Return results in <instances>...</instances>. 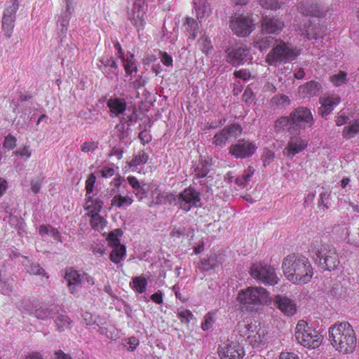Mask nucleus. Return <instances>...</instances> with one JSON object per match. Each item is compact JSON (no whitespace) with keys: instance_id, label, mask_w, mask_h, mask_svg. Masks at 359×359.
<instances>
[{"instance_id":"ddd939ff","label":"nucleus","mask_w":359,"mask_h":359,"mask_svg":"<svg viewBox=\"0 0 359 359\" xmlns=\"http://www.w3.org/2000/svg\"><path fill=\"white\" fill-rule=\"evenodd\" d=\"M308 145V140L299 135H292L286 147L283 149V154L292 158L296 154L304 151Z\"/></svg>"},{"instance_id":"393cba45","label":"nucleus","mask_w":359,"mask_h":359,"mask_svg":"<svg viewBox=\"0 0 359 359\" xmlns=\"http://www.w3.org/2000/svg\"><path fill=\"white\" fill-rule=\"evenodd\" d=\"M299 11L304 15L322 17L324 11L318 4L310 3H301L299 6Z\"/></svg>"},{"instance_id":"4c0bfd02","label":"nucleus","mask_w":359,"mask_h":359,"mask_svg":"<svg viewBox=\"0 0 359 359\" xmlns=\"http://www.w3.org/2000/svg\"><path fill=\"white\" fill-rule=\"evenodd\" d=\"M133 199L128 196H122L120 194L115 195L111 200V205L121 208L123 205H130L133 203Z\"/></svg>"},{"instance_id":"37998d69","label":"nucleus","mask_w":359,"mask_h":359,"mask_svg":"<svg viewBox=\"0 0 359 359\" xmlns=\"http://www.w3.org/2000/svg\"><path fill=\"white\" fill-rule=\"evenodd\" d=\"M198 43L199 46L201 47V50L205 53V54H208V52L211 50L212 46H211V41L210 39L206 36H202L199 40L198 41Z\"/></svg>"},{"instance_id":"6e6d98bb","label":"nucleus","mask_w":359,"mask_h":359,"mask_svg":"<svg viewBox=\"0 0 359 359\" xmlns=\"http://www.w3.org/2000/svg\"><path fill=\"white\" fill-rule=\"evenodd\" d=\"M243 100L246 103H251L253 100L254 93L250 88H246L243 94Z\"/></svg>"},{"instance_id":"58836bf2","label":"nucleus","mask_w":359,"mask_h":359,"mask_svg":"<svg viewBox=\"0 0 359 359\" xmlns=\"http://www.w3.org/2000/svg\"><path fill=\"white\" fill-rule=\"evenodd\" d=\"M133 288L139 293H142L146 290L147 280L142 276L135 277L133 279Z\"/></svg>"},{"instance_id":"6e6552de","label":"nucleus","mask_w":359,"mask_h":359,"mask_svg":"<svg viewBox=\"0 0 359 359\" xmlns=\"http://www.w3.org/2000/svg\"><path fill=\"white\" fill-rule=\"evenodd\" d=\"M297 55L285 43L280 41L266 55V61L270 65L294 60Z\"/></svg>"},{"instance_id":"b1692460","label":"nucleus","mask_w":359,"mask_h":359,"mask_svg":"<svg viewBox=\"0 0 359 359\" xmlns=\"http://www.w3.org/2000/svg\"><path fill=\"white\" fill-rule=\"evenodd\" d=\"M198 20L201 22L212 13L210 4L207 0H194Z\"/></svg>"},{"instance_id":"0eeeda50","label":"nucleus","mask_w":359,"mask_h":359,"mask_svg":"<svg viewBox=\"0 0 359 359\" xmlns=\"http://www.w3.org/2000/svg\"><path fill=\"white\" fill-rule=\"evenodd\" d=\"M250 273L253 278L267 285H275L279 280L275 269L267 264H254Z\"/></svg>"},{"instance_id":"864d4df0","label":"nucleus","mask_w":359,"mask_h":359,"mask_svg":"<svg viewBox=\"0 0 359 359\" xmlns=\"http://www.w3.org/2000/svg\"><path fill=\"white\" fill-rule=\"evenodd\" d=\"M180 319L183 323H188L191 318L193 317V314L189 310H184L178 313Z\"/></svg>"},{"instance_id":"6ab92c4d","label":"nucleus","mask_w":359,"mask_h":359,"mask_svg":"<svg viewBox=\"0 0 359 359\" xmlns=\"http://www.w3.org/2000/svg\"><path fill=\"white\" fill-rule=\"evenodd\" d=\"M273 303L285 315L291 316L296 312L295 304L285 296L276 295L273 299Z\"/></svg>"},{"instance_id":"8fccbe9b","label":"nucleus","mask_w":359,"mask_h":359,"mask_svg":"<svg viewBox=\"0 0 359 359\" xmlns=\"http://www.w3.org/2000/svg\"><path fill=\"white\" fill-rule=\"evenodd\" d=\"M27 271L32 275L45 276L44 269L42 267H41L38 264H31L29 268L27 269Z\"/></svg>"},{"instance_id":"5fc2aeb1","label":"nucleus","mask_w":359,"mask_h":359,"mask_svg":"<svg viewBox=\"0 0 359 359\" xmlns=\"http://www.w3.org/2000/svg\"><path fill=\"white\" fill-rule=\"evenodd\" d=\"M209 172V169L206 165H203L201 168L197 167L195 169V175L197 178H203Z\"/></svg>"},{"instance_id":"2f4dec72","label":"nucleus","mask_w":359,"mask_h":359,"mask_svg":"<svg viewBox=\"0 0 359 359\" xmlns=\"http://www.w3.org/2000/svg\"><path fill=\"white\" fill-rule=\"evenodd\" d=\"M54 318L55 325L59 331H64L69 328L70 325V320L67 315L65 313H60L58 311V313L56 314Z\"/></svg>"},{"instance_id":"412c9836","label":"nucleus","mask_w":359,"mask_h":359,"mask_svg":"<svg viewBox=\"0 0 359 359\" xmlns=\"http://www.w3.org/2000/svg\"><path fill=\"white\" fill-rule=\"evenodd\" d=\"M321 92V84L315 81H311L299 87V93L303 97L318 96Z\"/></svg>"},{"instance_id":"f257e3e1","label":"nucleus","mask_w":359,"mask_h":359,"mask_svg":"<svg viewBox=\"0 0 359 359\" xmlns=\"http://www.w3.org/2000/svg\"><path fill=\"white\" fill-rule=\"evenodd\" d=\"M282 269L285 278L297 285L309 283L313 275L312 265L307 257L298 254H290L283 260Z\"/></svg>"},{"instance_id":"7c9ffc66","label":"nucleus","mask_w":359,"mask_h":359,"mask_svg":"<svg viewBox=\"0 0 359 359\" xmlns=\"http://www.w3.org/2000/svg\"><path fill=\"white\" fill-rule=\"evenodd\" d=\"M184 27L187 32H189V37L191 39H194L196 37L197 30L198 25L197 22L192 18H186V22L184 24Z\"/></svg>"},{"instance_id":"a878e982","label":"nucleus","mask_w":359,"mask_h":359,"mask_svg":"<svg viewBox=\"0 0 359 359\" xmlns=\"http://www.w3.org/2000/svg\"><path fill=\"white\" fill-rule=\"evenodd\" d=\"M60 311L58 306H51L50 307H40L35 310L34 316L40 320H46L48 318H54L56 314Z\"/></svg>"},{"instance_id":"f8f14e48","label":"nucleus","mask_w":359,"mask_h":359,"mask_svg":"<svg viewBox=\"0 0 359 359\" xmlns=\"http://www.w3.org/2000/svg\"><path fill=\"white\" fill-rule=\"evenodd\" d=\"M200 201L199 193L191 187L185 189L178 196L180 207L186 212L189 211L192 207H197Z\"/></svg>"},{"instance_id":"a18cd8bd","label":"nucleus","mask_w":359,"mask_h":359,"mask_svg":"<svg viewBox=\"0 0 359 359\" xmlns=\"http://www.w3.org/2000/svg\"><path fill=\"white\" fill-rule=\"evenodd\" d=\"M133 57L134 55H130V58L128 57L127 60L124 59V61H123L125 71L126 74L128 75L132 74L133 69H135V71L137 70V67L135 66V64L133 62Z\"/></svg>"},{"instance_id":"c85d7f7f","label":"nucleus","mask_w":359,"mask_h":359,"mask_svg":"<svg viewBox=\"0 0 359 359\" xmlns=\"http://www.w3.org/2000/svg\"><path fill=\"white\" fill-rule=\"evenodd\" d=\"M39 232L42 236L48 235L53 237L55 240L62 242L60 232L57 229L50 225H41L39 228Z\"/></svg>"},{"instance_id":"680f3d73","label":"nucleus","mask_w":359,"mask_h":359,"mask_svg":"<svg viewBox=\"0 0 359 359\" xmlns=\"http://www.w3.org/2000/svg\"><path fill=\"white\" fill-rule=\"evenodd\" d=\"M161 62L165 66H170L172 64V58L170 55L164 52L162 53Z\"/></svg>"},{"instance_id":"bb28decb","label":"nucleus","mask_w":359,"mask_h":359,"mask_svg":"<svg viewBox=\"0 0 359 359\" xmlns=\"http://www.w3.org/2000/svg\"><path fill=\"white\" fill-rule=\"evenodd\" d=\"M71 14L70 6L67 4L66 11L60 16L57 21V27L62 34H65L67 31Z\"/></svg>"},{"instance_id":"de8ad7c7","label":"nucleus","mask_w":359,"mask_h":359,"mask_svg":"<svg viewBox=\"0 0 359 359\" xmlns=\"http://www.w3.org/2000/svg\"><path fill=\"white\" fill-rule=\"evenodd\" d=\"M97 147V142L86 141L81 146V150L84 153H87L95 150Z\"/></svg>"},{"instance_id":"49530a36","label":"nucleus","mask_w":359,"mask_h":359,"mask_svg":"<svg viewBox=\"0 0 359 359\" xmlns=\"http://www.w3.org/2000/svg\"><path fill=\"white\" fill-rule=\"evenodd\" d=\"M260 6L266 9H276L280 7L277 0H258Z\"/></svg>"},{"instance_id":"052dcab7","label":"nucleus","mask_w":359,"mask_h":359,"mask_svg":"<svg viewBox=\"0 0 359 359\" xmlns=\"http://www.w3.org/2000/svg\"><path fill=\"white\" fill-rule=\"evenodd\" d=\"M101 175L103 177H111L114 174V170L111 167H104L101 170Z\"/></svg>"},{"instance_id":"c9c22d12","label":"nucleus","mask_w":359,"mask_h":359,"mask_svg":"<svg viewBox=\"0 0 359 359\" xmlns=\"http://www.w3.org/2000/svg\"><path fill=\"white\" fill-rule=\"evenodd\" d=\"M271 104L276 107H285L290 104V100L285 95H278L272 97Z\"/></svg>"},{"instance_id":"e433bc0d","label":"nucleus","mask_w":359,"mask_h":359,"mask_svg":"<svg viewBox=\"0 0 359 359\" xmlns=\"http://www.w3.org/2000/svg\"><path fill=\"white\" fill-rule=\"evenodd\" d=\"M106 220L98 213L91 214L90 225L96 230H102L105 226Z\"/></svg>"},{"instance_id":"79ce46f5","label":"nucleus","mask_w":359,"mask_h":359,"mask_svg":"<svg viewBox=\"0 0 359 359\" xmlns=\"http://www.w3.org/2000/svg\"><path fill=\"white\" fill-rule=\"evenodd\" d=\"M122 235V231L121 229H116L114 231H111L109 235V243L111 247H117L118 245H121L118 236Z\"/></svg>"},{"instance_id":"5701e85b","label":"nucleus","mask_w":359,"mask_h":359,"mask_svg":"<svg viewBox=\"0 0 359 359\" xmlns=\"http://www.w3.org/2000/svg\"><path fill=\"white\" fill-rule=\"evenodd\" d=\"M144 8L140 5H134L131 12L129 13L128 19L136 27L137 32L144 26Z\"/></svg>"},{"instance_id":"f704fd0d","label":"nucleus","mask_w":359,"mask_h":359,"mask_svg":"<svg viewBox=\"0 0 359 359\" xmlns=\"http://www.w3.org/2000/svg\"><path fill=\"white\" fill-rule=\"evenodd\" d=\"M358 133H359V120H356L349 126L345 127L343 130V136L346 139L352 138Z\"/></svg>"},{"instance_id":"9b49d317","label":"nucleus","mask_w":359,"mask_h":359,"mask_svg":"<svg viewBox=\"0 0 359 359\" xmlns=\"http://www.w3.org/2000/svg\"><path fill=\"white\" fill-rule=\"evenodd\" d=\"M226 62L233 66L243 64L248 59L250 50L243 45L236 44L226 50Z\"/></svg>"},{"instance_id":"f3484780","label":"nucleus","mask_w":359,"mask_h":359,"mask_svg":"<svg viewBox=\"0 0 359 359\" xmlns=\"http://www.w3.org/2000/svg\"><path fill=\"white\" fill-rule=\"evenodd\" d=\"M262 31L266 34H278L284 27V23L274 17L265 16L261 22Z\"/></svg>"},{"instance_id":"dca6fc26","label":"nucleus","mask_w":359,"mask_h":359,"mask_svg":"<svg viewBox=\"0 0 359 359\" xmlns=\"http://www.w3.org/2000/svg\"><path fill=\"white\" fill-rule=\"evenodd\" d=\"M221 359H242L244 355L243 348L236 343H228L218 348Z\"/></svg>"},{"instance_id":"473e14b6","label":"nucleus","mask_w":359,"mask_h":359,"mask_svg":"<svg viewBox=\"0 0 359 359\" xmlns=\"http://www.w3.org/2000/svg\"><path fill=\"white\" fill-rule=\"evenodd\" d=\"M113 248L110 254V259L115 264L119 263L126 255V247L123 245L117 247H111Z\"/></svg>"},{"instance_id":"603ef678","label":"nucleus","mask_w":359,"mask_h":359,"mask_svg":"<svg viewBox=\"0 0 359 359\" xmlns=\"http://www.w3.org/2000/svg\"><path fill=\"white\" fill-rule=\"evenodd\" d=\"M213 317L210 313H208L205 316V321L202 323L201 328L203 330H208L213 325Z\"/></svg>"},{"instance_id":"338daca9","label":"nucleus","mask_w":359,"mask_h":359,"mask_svg":"<svg viewBox=\"0 0 359 359\" xmlns=\"http://www.w3.org/2000/svg\"><path fill=\"white\" fill-rule=\"evenodd\" d=\"M82 273V283L86 282L89 285H93L95 284L94 278L89 274L83 272Z\"/></svg>"},{"instance_id":"4468645a","label":"nucleus","mask_w":359,"mask_h":359,"mask_svg":"<svg viewBox=\"0 0 359 359\" xmlns=\"http://www.w3.org/2000/svg\"><path fill=\"white\" fill-rule=\"evenodd\" d=\"M256 149L252 142L242 140L229 147V153L237 158H245L251 156Z\"/></svg>"},{"instance_id":"c756f323","label":"nucleus","mask_w":359,"mask_h":359,"mask_svg":"<svg viewBox=\"0 0 359 359\" xmlns=\"http://www.w3.org/2000/svg\"><path fill=\"white\" fill-rule=\"evenodd\" d=\"M220 264V262L216 255H212L208 257L207 259H203L201 261V269L203 271H210L215 269L218 267Z\"/></svg>"},{"instance_id":"c03bdc74","label":"nucleus","mask_w":359,"mask_h":359,"mask_svg":"<svg viewBox=\"0 0 359 359\" xmlns=\"http://www.w3.org/2000/svg\"><path fill=\"white\" fill-rule=\"evenodd\" d=\"M148 158L149 156L142 151L133 158L131 161L130 165L133 166H137L140 164L146 163Z\"/></svg>"},{"instance_id":"a211bd4d","label":"nucleus","mask_w":359,"mask_h":359,"mask_svg":"<svg viewBox=\"0 0 359 359\" xmlns=\"http://www.w3.org/2000/svg\"><path fill=\"white\" fill-rule=\"evenodd\" d=\"M65 279L67 282V286L70 292L73 294L78 293V288L82 284V273L74 270L73 269H67L66 270Z\"/></svg>"},{"instance_id":"e2e57ef3","label":"nucleus","mask_w":359,"mask_h":359,"mask_svg":"<svg viewBox=\"0 0 359 359\" xmlns=\"http://www.w3.org/2000/svg\"><path fill=\"white\" fill-rule=\"evenodd\" d=\"M100 62H101L104 67H110L111 68H116L117 65L116 61L113 58L106 59V60H100Z\"/></svg>"},{"instance_id":"774afa93","label":"nucleus","mask_w":359,"mask_h":359,"mask_svg":"<svg viewBox=\"0 0 359 359\" xmlns=\"http://www.w3.org/2000/svg\"><path fill=\"white\" fill-rule=\"evenodd\" d=\"M279 359H299L294 353H281Z\"/></svg>"},{"instance_id":"39448f33","label":"nucleus","mask_w":359,"mask_h":359,"mask_svg":"<svg viewBox=\"0 0 359 359\" xmlns=\"http://www.w3.org/2000/svg\"><path fill=\"white\" fill-rule=\"evenodd\" d=\"M291 126L288 128L290 135H299L301 130L306 126L311 127L314 122L311 110L304 107H299L294 109L290 114Z\"/></svg>"},{"instance_id":"bf43d9fd","label":"nucleus","mask_w":359,"mask_h":359,"mask_svg":"<svg viewBox=\"0 0 359 359\" xmlns=\"http://www.w3.org/2000/svg\"><path fill=\"white\" fill-rule=\"evenodd\" d=\"M16 154L20 156L21 157H27L29 158L32 155V152L29 149V147L25 146L23 148L18 150L16 151Z\"/></svg>"},{"instance_id":"aec40b11","label":"nucleus","mask_w":359,"mask_h":359,"mask_svg":"<svg viewBox=\"0 0 359 359\" xmlns=\"http://www.w3.org/2000/svg\"><path fill=\"white\" fill-rule=\"evenodd\" d=\"M107 105L109 109L110 116L113 118L123 114L127 107L126 100L118 97H110L107 102Z\"/></svg>"},{"instance_id":"ea45409f","label":"nucleus","mask_w":359,"mask_h":359,"mask_svg":"<svg viewBox=\"0 0 359 359\" xmlns=\"http://www.w3.org/2000/svg\"><path fill=\"white\" fill-rule=\"evenodd\" d=\"M88 201L85 205V209H90V207L93 205V210H91V214L93 213H99L101 211L103 205V203L100 200H91V197L89 196L87 197Z\"/></svg>"},{"instance_id":"f03ea898","label":"nucleus","mask_w":359,"mask_h":359,"mask_svg":"<svg viewBox=\"0 0 359 359\" xmlns=\"http://www.w3.org/2000/svg\"><path fill=\"white\" fill-rule=\"evenodd\" d=\"M329 341L336 351L350 353L357 345V338L353 327L347 322L334 324L329 328Z\"/></svg>"},{"instance_id":"09e8293b","label":"nucleus","mask_w":359,"mask_h":359,"mask_svg":"<svg viewBox=\"0 0 359 359\" xmlns=\"http://www.w3.org/2000/svg\"><path fill=\"white\" fill-rule=\"evenodd\" d=\"M16 138L12 135L9 134L5 137L3 146L4 148L8 149H13L16 146Z\"/></svg>"},{"instance_id":"7ed1b4c3","label":"nucleus","mask_w":359,"mask_h":359,"mask_svg":"<svg viewBox=\"0 0 359 359\" xmlns=\"http://www.w3.org/2000/svg\"><path fill=\"white\" fill-rule=\"evenodd\" d=\"M243 308L248 309L254 306L269 305L271 299L269 292L262 287H248L241 290L236 297Z\"/></svg>"},{"instance_id":"423d86ee","label":"nucleus","mask_w":359,"mask_h":359,"mask_svg":"<svg viewBox=\"0 0 359 359\" xmlns=\"http://www.w3.org/2000/svg\"><path fill=\"white\" fill-rule=\"evenodd\" d=\"M313 253L316 256V259L322 268L332 271L339 266V261L338 255L332 249H330L326 245H320L313 249Z\"/></svg>"},{"instance_id":"cd10ccee","label":"nucleus","mask_w":359,"mask_h":359,"mask_svg":"<svg viewBox=\"0 0 359 359\" xmlns=\"http://www.w3.org/2000/svg\"><path fill=\"white\" fill-rule=\"evenodd\" d=\"M276 40L272 36H264L255 41V47L264 52L275 45Z\"/></svg>"},{"instance_id":"a19ab883","label":"nucleus","mask_w":359,"mask_h":359,"mask_svg":"<svg viewBox=\"0 0 359 359\" xmlns=\"http://www.w3.org/2000/svg\"><path fill=\"white\" fill-rule=\"evenodd\" d=\"M347 74L344 72H340L337 74H334L330 76V81L333 83L334 86H340L347 81Z\"/></svg>"},{"instance_id":"4d7b16f0","label":"nucleus","mask_w":359,"mask_h":359,"mask_svg":"<svg viewBox=\"0 0 359 359\" xmlns=\"http://www.w3.org/2000/svg\"><path fill=\"white\" fill-rule=\"evenodd\" d=\"M138 137L143 144H147L151 140V135L146 130L140 132Z\"/></svg>"},{"instance_id":"3c124183","label":"nucleus","mask_w":359,"mask_h":359,"mask_svg":"<svg viewBox=\"0 0 359 359\" xmlns=\"http://www.w3.org/2000/svg\"><path fill=\"white\" fill-rule=\"evenodd\" d=\"M95 182V176L93 174H91L86 182V196L88 197L90 193H92L94 184Z\"/></svg>"},{"instance_id":"13d9d810","label":"nucleus","mask_w":359,"mask_h":359,"mask_svg":"<svg viewBox=\"0 0 359 359\" xmlns=\"http://www.w3.org/2000/svg\"><path fill=\"white\" fill-rule=\"evenodd\" d=\"M234 76L236 78L241 79L244 81L248 80L250 78V74L245 69H241L234 72Z\"/></svg>"},{"instance_id":"69168bd1","label":"nucleus","mask_w":359,"mask_h":359,"mask_svg":"<svg viewBox=\"0 0 359 359\" xmlns=\"http://www.w3.org/2000/svg\"><path fill=\"white\" fill-rule=\"evenodd\" d=\"M128 183L133 188L134 191L141 187L140 182H138L137 178L135 177H128Z\"/></svg>"},{"instance_id":"20e7f679","label":"nucleus","mask_w":359,"mask_h":359,"mask_svg":"<svg viewBox=\"0 0 359 359\" xmlns=\"http://www.w3.org/2000/svg\"><path fill=\"white\" fill-rule=\"evenodd\" d=\"M295 338L298 343L308 348H318L322 342V336L304 320L297 324Z\"/></svg>"},{"instance_id":"72a5a7b5","label":"nucleus","mask_w":359,"mask_h":359,"mask_svg":"<svg viewBox=\"0 0 359 359\" xmlns=\"http://www.w3.org/2000/svg\"><path fill=\"white\" fill-rule=\"evenodd\" d=\"M291 126V118L290 116H282L277 119L273 125L274 131L276 133H280L285 129H287Z\"/></svg>"},{"instance_id":"1a4fd4ad","label":"nucleus","mask_w":359,"mask_h":359,"mask_svg":"<svg viewBox=\"0 0 359 359\" xmlns=\"http://www.w3.org/2000/svg\"><path fill=\"white\" fill-rule=\"evenodd\" d=\"M242 130L241 126L238 123L226 126L214 135L212 144L216 147L222 148L228 140L238 138L241 135Z\"/></svg>"},{"instance_id":"2eb2a0df","label":"nucleus","mask_w":359,"mask_h":359,"mask_svg":"<svg viewBox=\"0 0 359 359\" xmlns=\"http://www.w3.org/2000/svg\"><path fill=\"white\" fill-rule=\"evenodd\" d=\"M18 7L19 4L18 1L13 0L11 5L8 6L4 11L2 18V28L6 32V36L8 38L11 36L15 20V14Z\"/></svg>"},{"instance_id":"0e129e2a","label":"nucleus","mask_w":359,"mask_h":359,"mask_svg":"<svg viewBox=\"0 0 359 359\" xmlns=\"http://www.w3.org/2000/svg\"><path fill=\"white\" fill-rule=\"evenodd\" d=\"M255 169L249 166L244 172L243 175H242L243 178L246 180V182L248 184L250 182V178L252 177V175L254 174Z\"/></svg>"},{"instance_id":"4be33fe9","label":"nucleus","mask_w":359,"mask_h":359,"mask_svg":"<svg viewBox=\"0 0 359 359\" xmlns=\"http://www.w3.org/2000/svg\"><path fill=\"white\" fill-rule=\"evenodd\" d=\"M340 102V98L338 97H326L320 99L321 107L318 109V114L322 117H325L328 115Z\"/></svg>"},{"instance_id":"9d476101","label":"nucleus","mask_w":359,"mask_h":359,"mask_svg":"<svg viewBox=\"0 0 359 359\" xmlns=\"http://www.w3.org/2000/svg\"><path fill=\"white\" fill-rule=\"evenodd\" d=\"M230 27L234 34L242 37L248 36L255 29L252 19L243 15L232 18Z\"/></svg>"}]
</instances>
